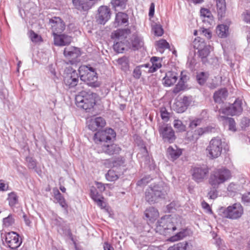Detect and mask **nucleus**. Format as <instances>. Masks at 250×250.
<instances>
[{
	"label": "nucleus",
	"instance_id": "f257e3e1",
	"mask_svg": "<svg viewBox=\"0 0 250 250\" xmlns=\"http://www.w3.org/2000/svg\"><path fill=\"white\" fill-rule=\"evenodd\" d=\"M115 136V131L110 128L96 132L94 136V140L98 152H104L109 155L119 154L121 151L120 147L116 144H110V141Z\"/></svg>",
	"mask_w": 250,
	"mask_h": 250
},
{
	"label": "nucleus",
	"instance_id": "f03ea898",
	"mask_svg": "<svg viewBox=\"0 0 250 250\" xmlns=\"http://www.w3.org/2000/svg\"><path fill=\"white\" fill-rule=\"evenodd\" d=\"M168 190V187L163 182L151 185L146 190V200L150 204L158 202L159 200L166 198Z\"/></svg>",
	"mask_w": 250,
	"mask_h": 250
},
{
	"label": "nucleus",
	"instance_id": "7ed1b4c3",
	"mask_svg": "<svg viewBox=\"0 0 250 250\" xmlns=\"http://www.w3.org/2000/svg\"><path fill=\"white\" fill-rule=\"evenodd\" d=\"M131 34L129 29H118L112 34V38H115V42L113 45L114 50L117 53H122L124 50L129 49L127 45V37Z\"/></svg>",
	"mask_w": 250,
	"mask_h": 250
},
{
	"label": "nucleus",
	"instance_id": "20e7f679",
	"mask_svg": "<svg viewBox=\"0 0 250 250\" xmlns=\"http://www.w3.org/2000/svg\"><path fill=\"white\" fill-rule=\"evenodd\" d=\"M97 95L91 91H82L75 98L76 104L78 107L89 112L96 104Z\"/></svg>",
	"mask_w": 250,
	"mask_h": 250
},
{
	"label": "nucleus",
	"instance_id": "39448f33",
	"mask_svg": "<svg viewBox=\"0 0 250 250\" xmlns=\"http://www.w3.org/2000/svg\"><path fill=\"white\" fill-rule=\"evenodd\" d=\"M231 177L229 170L225 167L216 169L210 174L209 183L213 188L216 189L219 186L229 180Z\"/></svg>",
	"mask_w": 250,
	"mask_h": 250
},
{
	"label": "nucleus",
	"instance_id": "423d86ee",
	"mask_svg": "<svg viewBox=\"0 0 250 250\" xmlns=\"http://www.w3.org/2000/svg\"><path fill=\"white\" fill-rule=\"evenodd\" d=\"M79 72L82 81L86 82L87 85L96 87L100 85L98 77L94 68L87 65H82L79 67Z\"/></svg>",
	"mask_w": 250,
	"mask_h": 250
},
{
	"label": "nucleus",
	"instance_id": "0eeeda50",
	"mask_svg": "<svg viewBox=\"0 0 250 250\" xmlns=\"http://www.w3.org/2000/svg\"><path fill=\"white\" fill-rule=\"evenodd\" d=\"M95 185L96 187H92L91 188L90 195L97 205L101 208H103L105 207V204L103 201L104 198L101 193L105 190L106 187L111 188V185L109 184H104L101 182H95Z\"/></svg>",
	"mask_w": 250,
	"mask_h": 250
},
{
	"label": "nucleus",
	"instance_id": "6e6552de",
	"mask_svg": "<svg viewBox=\"0 0 250 250\" xmlns=\"http://www.w3.org/2000/svg\"><path fill=\"white\" fill-rule=\"evenodd\" d=\"M176 229V227L171 222L170 215H165L161 217L158 221L155 229L156 232L159 234L171 233Z\"/></svg>",
	"mask_w": 250,
	"mask_h": 250
},
{
	"label": "nucleus",
	"instance_id": "1a4fd4ad",
	"mask_svg": "<svg viewBox=\"0 0 250 250\" xmlns=\"http://www.w3.org/2000/svg\"><path fill=\"white\" fill-rule=\"evenodd\" d=\"M223 147V142L220 138H212L206 148L208 156L211 159L218 158L222 153Z\"/></svg>",
	"mask_w": 250,
	"mask_h": 250
},
{
	"label": "nucleus",
	"instance_id": "9d476101",
	"mask_svg": "<svg viewBox=\"0 0 250 250\" xmlns=\"http://www.w3.org/2000/svg\"><path fill=\"white\" fill-rule=\"evenodd\" d=\"M63 81L69 88L76 86L79 82V76L77 71L70 66L66 67L64 72Z\"/></svg>",
	"mask_w": 250,
	"mask_h": 250
},
{
	"label": "nucleus",
	"instance_id": "9b49d317",
	"mask_svg": "<svg viewBox=\"0 0 250 250\" xmlns=\"http://www.w3.org/2000/svg\"><path fill=\"white\" fill-rule=\"evenodd\" d=\"M243 213V208L240 203H235L229 206L224 211V214L228 218L237 219Z\"/></svg>",
	"mask_w": 250,
	"mask_h": 250
},
{
	"label": "nucleus",
	"instance_id": "f8f14e48",
	"mask_svg": "<svg viewBox=\"0 0 250 250\" xmlns=\"http://www.w3.org/2000/svg\"><path fill=\"white\" fill-rule=\"evenodd\" d=\"M243 110L242 107V101L236 100L234 103L225 108L219 110V113L234 116L240 114Z\"/></svg>",
	"mask_w": 250,
	"mask_h": 250
},
{
	"label": "nucleus",
	"instance_id": "ddd939ff",
	"mask_svg": "<svg viewBox=\"0 0 250 250\" xmlns=\"http://www.w3.org/2000/svg\"><path fill=\"white\" fill-rule=\"evenodd\" d=\"M159 132L165 142L171 143L176 139L174 130L170 126H168L167 125L160 126L159 128Z\"/></svg>",
	"mask_w": 250,
	"mask_h": 250
},
{
	"label": "nucleus",
	"instance_id": "4468645a",
	"mask_svg": "<svg viewBox=\"0 0 250 250\" xmlns=\"http://www.w3.org/2000/svg\"><path fill=\"white\" fill-rule=\"evenodd\" d=\"M54 37L62 33L65 28L64 21L59 17H54L49 20Z\"/></svg>",
	"mask_w": 250,
	"mask_h": 250
},
{
	"label": "nucleus",
	"instance_id": "2eb2a0df",
	"mask_svg": "<svg viewBox=\"0 0 250 250\" xmlns=\"http://www.w3.org/2000/svg\"><path fill=\"white\" fill-rule=\"evenodd\" d=\"M97 21L101 24H104L110 18L111 12L107 6H101L98 9Z\"/></svg>",
	"mask_w": 250,
	"mask_h": 250
},
{
	"label": "nucleus",
	"instance_id": "dca6fc26",
	"mask_svg": "<svg viewBox=\"0 0 250 250\" xmlns=\"http://www.w3.org/2000/svg\"><path fill=\"white\" fill-rule=\"evenodd\" d=\"M130 40V42L128 41L127 42V45L129 49L136 50L144 45V41L142 37L137 33H134Z\"/></svg>",
	"mask_w": 250,
	"mask_h": 250
},
{
	"label": "nucleus",
	"instance_id": "f3484780",
	"mask_svg": "<svg viewBox=\"0 0 250 250\" xmlns=\"http://www.w3.org/2000/svg\"><path fill=\"white\" fill-rule=\"evenodd\" d=\"M63 54L66 58L70 60V63L72 64L75 62V60L80 56L81 53L78 48L69 46L64 48Z\"/></svg>",
	"mask_w": 250,
	"mask_h": 250
},
{
	"label": "nucleus",
	"instance_id": "a211bd4d",
	"mask_svg": "<svg viewBox=\"0 0 250 250\" xmlns=\"http://www.w3.org/2000/svg\"><path fill=\"white\" fill-rule=\"evenodd\" d=\"M2 239H4L7 246L12 249L18 248L22 242L20 235H3Z\"/></svg>",
	"mask_w": 250,
	"mask_h": 250
},
{
	"label": "nucleus",
	"instance_id": "6ab92c4d",
	"mask_svg": "<svg viewBox=\"0 0 250 250\" xmlns=\"http://www.w3.org/2000/svg\"><path fill=\"white\" fill-rule=\"evenodd\" d=\"M105 124L104 119L101 117L92 118L87 121L89 129L92 131H96L99 127H103Z\"/></svg>",
	"mask_w": 250,
	"mask_h": 250
},
{
	"label": "nucleus",
	"instance_id": "aec40b11",
	"mask_svg": "<svg viewBox=\"0 0 250 250\" xmlns=\"http://www.w3.org/2000/svg\"><path fill=\"white\" fill-rule=\"evenodd\" d=\"M144 214L145 219L148 224L153 223L159 216L158 210L152 207L147 208L145 211Z\"/></svg>",
	"mask_w": 250,
	"mask_h": 250
},
{
	"label": "nucleus",
	"instance_id": "412c9836",
	"mask_svg": "<svg viewBox=\"0 0 250 250\" xmlns=\"http://www.w3.org/2000/svg\"><path fill=\"white\" fill-rule=\"evenodd\" d=\"M208 172L206 167H195L193 168V178L197 182L202 181Z\"/></svg>",
	"mask_w": 250,
	"mask_h": 250
},
{
	"label": "nucleus",
	"instance_id": "4be33fe9",
	"mask_svg": "<svg viewBox=\"0 0 250 250\" xmlns=\"http://www.w3.org/2000/svg\"><path fill=\"white\" fill-rule=\"evenodd\" d=\"M75 8L80 11H86L91 9L93 5L89 0H72Z\"/></svg>",
	"mask_w": 250,
	"mask_h": 250
},
{
	"label": "nucleus",
	"instance_id": "5701e85b",
	"mask_svg": "<svg viewBox=\"0 0 250 250\" xmlns=\"http://www.w3.org/2000/svg\"><path fill=\"white\" fill-rule=\"evenodd\" d=\"M202 21L207 26L211 25L213 22V17L210 11L208 9L202 8L200 10Z\"/></svg>",
	"mask_w": 250,
	"mask_h": 250
},
{
	"label": "nucleus",
	"instance_id": "b1692460",
	"mask_svg": "<svg viewBox=\"0 0 250 250\" xmlns=\"http://www.w3.org/2000/svg\"><path fill=\"white\" fill-rule=\"evenodd\" d=\"M54 43L58 46H64L69 44L72 41L70 36L65 35H57L54 37Z\"/></svg>",
	"mask_w": 250,
	"mask_h": 250
},
{
	"label": "nucleus",
	"instance_id": "393cba45",
	"mask_svg": "<svg viewBox=\"0 0 250 250\" xmlns=\"http://www.w3.org/2000/svg\"><path fill=\"white\" fill-rule=\"evenodd\" d=\"M177 74L174 72L168 71L163 79V83L165 86H170L176 83L177 80Z\"/></svg>",
	"mask_w": 250,
	"mask_h": 250
},
{
	"label": "nucleus",
	"instance_id": "a878e982",
	"mask_svg": "<svg viewBox=\"0 0 250 250\" xmlns=\"http://www.w3.org/2000/svg\"><path fill=\"white\" fill-rule=\"evenodd\" d=\"M214 128L211 126H207L201 127L196 129L192 135L191 140L192 141H197L200 136L206 133L211 132L213 131Z\"/></svg>",
	"mask_w": 250,
	"mask_h": 250
},
{
	"label": "nucleus",
	"instance_id": "bb28decb",
	"mask_svg": "<svg viewBox=\"0 0 250 250\" xmlns=\"http://www.w3.org/2000/svg\"><path fill=\"white\" fill-rule=\"evenodd\" d=\"M228 96V91L225 88L221 89L214 94V100L216 103H221Z\"/></svg>",
	"mask_w": 250,
	"mask_h": 250
},
{
	"label": "nucleus",
	"instance_id": "cd10ccee",
	"mask_svg": "<svg viewBox=\"0 0 250 250\" xmlns=\"http://www.w3.org/2000/svg\"><path fill=\"white\" fill-rule=\"evenodd\" d=\"M152 65H149L148 72L149 73H152L156 71L158 69L160 68L161 66L162 59L157 57H152L150 59Z\"/></svg>",
	"mask_w": 250,
	"mask_h": 250
},
{
	"label": "nucleus",
	"instance_id": "c85d7f7f",
	"mask_svg": "<svg viewBox=\"0 0 250 250\" xmlns=\"http://www.w3.org/2000/svg\"><path fill=\"white\" fill-rule=\"evenodd\" d=\"M167 153L170 159L174 161L177 159L182 154V151L178 148L176 146L172 147L169 146L167 149Z\"/></svg>",
	"mask_w": 250,
	"mask_h": 250
},
{
	"label": "nucleus",
	"instance_id": "c756f323",
	"mask_svg": "<svg viewBox=\"0 0 250 250\" xmlns=\"http://www.w3.org/2000/svg\"><path fill=\"white\" fill-rule=\"evenodd\" d=\"M216 34L218 37L224 38L227 37L229 34V27L227 25L220 24L216 27Z\"/></svg>",
	"mask_w": 250,
	"mask_h": 250
},
{
	"label": "nucleus",
	"instance_id": "7c9ffc66",
	"mask_svg": "<svg viewBox=\"0 0 250 250\" xmlns=\"http://www.w3.org/2000/svg\"><path fill=\"white\" fill-rule=\"evenodd\" d=\"M53 193L54 194V198L57 200V202H58L62 208L66 209L67 206V204L64 198L59 192V190L56 188H54Z\"/></svg>",
	"mask_w": 250,
	"mask_h": 250
},
{
	"label": "nucleus",
	"instance_id": "2f4dec72",
	"mask_svg": "<svg viewBox=\"0 0 250 250\" xmlns=\"http://www.w3.org/2000/svg\"><path fill=\"white\" fill-rule=\"evenodd\" d=\"M216 7L218 15L222 18L224 16L226 10L225 0H216Z\"/></svg>",
	"mask_w": 250,
	"mask_h": 250
},
{
	"label": "nucleus",
	"instance_id": "473e14b6",
	"mask_svg": "<svg viewBox=\"0 0 250 250\" xmlns=\"http://www.w3.org/2000/svg\"><path fill=\"white\" fill-rule=\"evenodd\" d=\"M128 16L126 14L123 12H118L116 16L115 22L117 25L119 26L128 22Z\"/></svg>",
	"mask_w": 250,
	"mask_h": 250
},
{
	"label": "nucleus",
	"instance_id": "72a5a7b5",
	"mask_svg": "<svg viewBox=\"0 0 250 250\" xmlns=\"http://www.w3.org/2000/svg\"><path fill=\"white\" fill-rule=\"evenodd\" d=\"M112 166L114 167L117 168H123L125 170L124 167L125 165V159L121 156L114 158L112 161Z\"/></svg>",
	"mask_w": 250,
	"mask_h": 250
},
{
	"label": "nucleus",
	"instance_id": "f704fd0d",
	"mask_svg": "<svg viewBox=\"0 0 250 250\" xmlns=\"http://www.w3.org/2000/svg\"><path fill=\"white\" fill-rule=\"evenodd\" d=\"M110 3L116 11L125 9L126 7L125 0H112Z\"/></svg>",
	"mask_w": 250,
	"mask_h": 250
},
{
	"label": "nucleus",
	"instance_id": "c9c22d12",
	"mask_svg": "<svg viewBox=\"0 0 250 250\" xmlns=\"http://www.w3.org/2000/svg\"><path fill=\"white\" fill-rule=\"evenodd\" d=\"M220 118H223L226 120V124L228 125V129L232 132L236 131V123L234 119L232 118L225 117L220 116Z\"/></svg>",
	"mask_w": 250,
	"mask_h": 250
},
{
	"label": "nucleus",
	"instance_id": "e433bc0d",
	"mask_svg": "<svg viewBox=\"0 0 250 250\" xmlns=\"http://www.w3.org/2000/svg\"><path fill=\"white\" fill-rule=\"evenodd\" d=\"M192 45L193 47L197 49L198 51L202 48H204L207 45L205 42V41L203 39L200 37H197L194 39L192 42Z\"/></svg>",
	"mask_w": 250,
	"mask_h": 250
},
{
	"label": "nucleus",
	"instance_id": "4c0bfd02",
	"mask_svg": "<svg viewBox=\"0 0 250 250\" xmlns=\"http://www.w3.org/2000/svg\"><path fill=\"white\" fill-rule=\"evenodd\" d=\"M7 200L8 201L10 207L13 208L18 204V197L16 193L12 192L8 194Z\"/></svg>",
	"mask_w": 250,
	"mask_h": 250
},
{
	"label": "nucleus",
	"instance_id": "58836bf2",
	"mask_svg": "<svg viewBox=\"0 0 250 250\" xmlns=\"http://www.w3.org/2000/svg\"><path fill=\"white\" fill-rule=\"evenodd\" d=\"M211 46L209 45H207L206 46L204 47L198 51L199 56L202 59L203 62L205 61V59L209 55L210 51Z\"/></svg>",
	"mask_w": 250,
	"mask_h": 250
},
{
	"label": "nucleus",
	"instance_id": "ea45409f",
	"mask_svg": "<svg viewBox=\"0 0 250 250\" xmlns=\"http://www.w3.org/2000/svg\"><path fill=\"white\" fill-rule=\"evenodd\" d=\"M149 67V64L146 63L143 65H141L136 67L133 71V76L136 79H139L140 78L142 74L141 68L146 67L148 68Z\"/></svg>",
	"mask_w": 250,
	"mask_h": 250
},
{
	"label": "nucleus",
	"instance_id": "a19ab883",
	"mask_svg": "<svg viewBox=\"0 0 250 250\" xmlns=\"http://www.w3.org/2000/svg\"><path fill=\"white\" fill-rule=\"evenodd\" d=\"M173 126L177 132H184L186 131V126L182 122L178 119H175L173 121Z\"/></svg>",
	"mask_w": 250,
	"mask_h": 250
},
{
	"label": "nucleus",
	"instance_id": "79ce46f5",
	"mask_svg": "<svg viewBox=\"0 0 250 250\" xmlns=\"http://www.w3.org/2000/svg\"><path fill=\"white\" fill-rule=\"evenodd\" d=\"M105 178L109 181H115L119 178V174L114 170L110 169L105 174Z\"/></svg>",
	"mask_w": 250,
	"mask_h": 250
},
{
	"label": "nucleus",
	"instance_id": "37998d69",
	"mask_svg": "<svg viewBox=\"0 0 250 250\" xmlns=\"http://www.w3.org/2000/svg\"><path fill=\"white\" fill-rule=\"evenodd\" d=\"M189 127L193 129L197 126L200 125L203 122V119L202 118H189Z\"/></svg>",
	"mask_w": 250,
	"mask_h": 250
},
{
	"label": "nucleus",
	"instance_id": "c03bdc74",
	"mask_svg": "<svg viewBox=\"0 0 250 250\" xmlns=\"http://www.w3.org/2000/svg\"><path fill=\"white\" fill-rule=\"evenodd\" d=\"M26 162L27 166L29 168L35 169L37 173H39V172L36 170L37 163L35 159L30 157H26Z\"/></svg>",
	"mask_w": 250,
	"mask_h": 250
},
{
	"label": "nucleus",
	"instance_id": "a18cd8bd",
	"mask_svg": "<svg viewBox=\"0 0 250 250\" xmlns=\"http://www.w3.org/2000/svg\"><path fill=\"white\" fill-rule=\"evenodd\" d=\"M187 109V108L186 107V106L184 105L181 100L177 101L175 103V110L178 113H183L186 111Z\"/></svg>",
	"mask_w": 250,
	"mask_h": 250
},
{
	"label": "nucleus",
	"instance_id": "49530a36",
	"mask_svg": "<svg viewBox=\"0 0 250 250\" xmlns=\"http://www.w3.org/2000/svg\"><path fill=\"white\" fill-rule=\"evenodd\" d=\"M15 222V219L12 214H9L3 220V225L5 227H9L12 225Z\"/></svg>",
	"mask_w": 250,
	"mask_h": 250
},
{
	"label": "nucleus",
	"instance_id": "de8ad7c7",
	"mask_svg": "<svg viewBox=\"0 0 250 250\" xmlns=\"http://www.w3.org/2000/svg\"><path fill=\"white\" fill-rule=\"evenodd\" d=\"M207 78V74L205 72H201L197 75V80L198 83L202 85L205 83Z\"/></svg>",
	"mask_w": 250,
	"mask_h": 250
},
{
	"label": "nucleus",
	"instance_id": "09e8293b",
	"mask_svg": "<svg viewBox=\"0 0 250 250\" xmlns=\"http://www.w3.org/2000/svg\"><path fill=\"white\" fill-rule=\"evenodd\" d=\"M153 30L156 36H161L163 34V29L160 24H156L153 26Z\"/></svg>",
	"mask_w": 250,
	"mask_h": 250
},
{
	"label": "nucleus",
	"instance_id": "8fccbe9b",
	"mask_svg": "<svg viewBox=\"0 0 250 250\" xmlns=\"http://www.w3.org/2000/svg\"><path fill=\"white\" fill-rule=\"evenodd\" d=\"M29 38L34 42H38L41 41V37L33 31H30Z\"/></svg>",
	"mask_w": 250,
	"mask_h": 250
},
{
	"label": "nucleus",
	"instance_id": "3c124183",
	"mask_svg": "<svg viewBox=\"0 0 250 250\" xmlns=\"http://www.w3.org/2000/svg\"><path fill=\"white\" fill-rule=\"evenodd\" d=\"M157 45L159 48L167 49L169 48V43L165 40H161L157 42Z\"/></svg>",
	"mask_w": 250,
	"mask_h": 250
},
{
	"label": "nucleus",
	"instance_id": "603ef678",
	"mask_svg": "<svg viewBox=\"0 0 250 250\" xmlns=\"http://www.w3.org/2000/svg\"><path fill=\"white\" fill-rule=\"evenodd\" d=\"M250 124V120L247 118L244 117L241 119L240 125L242 129L244 130L246 127L249 126Z\"/></svg>",
	"mask_w": 250,
	"mask_h": 250
},
{
	"label": "nucleus",
	"instance_id": "864d4df0",
	"mask_svg": "<svg viewBox=\"0 0 250 250\" xmlns=\"http://www.w3.org/2000/svg\"><path fill=\"white\" fill-rule=\"evenodd\" d=\"M186 245L187 244H183L182 243H178L176 245L169 247L167 250H185L186 249Z\"/></svg>",
	"mask_w": 250,
	"mask_h": 250
},
{
	"label": "nucleus",
	"instance_id": "5fc2aeb1",
	"mask_svg": "<svg viewBox=\"0 0 250 250\" xmlns=\"http://www.w3.org/2000/svg\"><path fill=\"white\" fill-rule=\"evenodd\" d=\"M183 102L184 105L186 106V107L187 108L188 106L190 105L192 102V98L191 97H188L185 96L182 99H180Z\"/></svg>",
	"mask_w": 250,
	"mask_h": 250
},
{
	"label": "nucleus",
	"instance_id": "6e6d98bb",
	"mask_svg": "<svg viewBox=\"0 0 250 250\" xmlns=\"http://www.w3.org/2000/svg\"><path fill=\"white\" fill-rule=\"evenodd\" d=\"M237 188L238 186L237 185L233 183H231L228 186L227 189L228 191L230 193V195H231V193L236 192Z\"/></svg>",
	"mask_w": 250,
	"mask_h": 250
},
{
	"label": "nucleus",
	"instance_id": "4d7b16f0",
	"mask_svg": "<svg viewBox=\"0 0 250 250\" xmlns=\"http://www.w3.org/2000/svg\"><path fill=\"white\" fill-rule=\"evenodd\" d=\"M201 35L206 37L207 39H209L211 37V32L207 29L203 28L199 30Z\"/></svg>",
	"mask_w": 250,
	"mask_h": 250
},
{
	"label": "nucleus",
	"instance_id": "13d9d810",
	"mask_svg": "<svg viewBox=\"0 0 250 250\" xmlns=\"http://www.w3.org/2000/svg\"><path fill=\"white\" fill-rule=\"evenodd\" d=\"M242 200L243 203L246 205H250V191L243 195Z\"/></svg>",
	"mask_w": 250,
	"mask_h": 250
},
{
	"label": "nucleus",
	"instance_id": "bf43d9fd",
	"mask_svg": "<svg viewBox=\"0 0 250 250\" xmlns=\"http://www.w3.org/2000/svg\"><path fill=\"white\" fill-rule=\"evenodd\" d=\"M243 21L247 23H250V11L246 10L242 14Z\"/></svg>",
	"mask_w": 250,
	"mask_h": 250
},
{
	"label": "nucleus",
	"instance_id": "052dcab7",
	"mask_svg": "<svg viewBox=\"0 0 250 250\" xmlns=\"http://www.w3.org/2000/svg\"><path fill=\"white\" fill-rule=\"evenodd\" d=\"M117 62L119 64L122 65L123 66L126 67L128 65V59L126 57H122L119 58L117 60Z\"/></svg>",
	"mask_w": 250,
	"mask_h": 250
},
{
	"label": "nucleus",
	"instance_id": "680f3d73",
	"mask_svg": "<svg viewBox=\"0 0 250 250\" xmlns=\"http://www.w3.org/2000/svg\"><path fill=\"white\" fill-rule=\"evenodd\" d=\"M161 115L162 119L165 121H167L168 119V113L166 109H162L161 110Z\"/></svg>",
	"mask_w": 250,
	"mask_h": 250
},
{
	"label": "nucleus",
	"instance_id": "e2e57ef3",
	"mask_svg": "<svg viewBox=\"0 0 250 250\" xmlns=\"http://www.w3.org/2000/svg\"><path fill=\"white\" fill-rule=\"evenodd\" d=\"M184 236L185 235H173L168 239V240L172 242H175L183 239Z\"/></svg>",
	"mask_w": 250,
	"mask_h": 250
},
{
	"label": "nucleus",
	"instance_id": "0e129e2a",
	"mask_svg": "<svg viewBox=\"0 0 250 250\" xmlns=\"http://www.w3.org/2000/svg\"><path fill=\"white\" fill-rule=\"evenodd\" d=\"M8 188V185L6 184L2 180H0V191H6Z\"/></svg>",
	"mask_w": 250,
	"mask_h": 250
},
{
	"label": "nucleus",
	"instance_id": "69168bd1",
	"mask_svg": "<svg viewBox=\"0 0 250 250\" xmlns=\"http://www.w3.org/2000/svg\"><path fill=\"white\" fill-rule=\"evenodd\" d=\"M202 208L206 209L207 212L208 213L211 212V209L209 206V205L206 203L205 201H203L201 203Z\"/></svg>",
	"mask_w": 250,
	"mask_h": 250
},
{
	"label": "nucleus",
	"instance_id": "338daca9",
	"mask_svg": "<svg viewBox=\"0 0 250 250\" xmlns=\"http://www.w3.org/2000/svg\"><path fill=\"white\" fill-rule=\"evenodd\" d=\"M217 191L216 190L210 191L208 193V196L210 199H214L217 197Z\"/></svg>",
	"mask_w": 250,
	"mask_h": 250
},
{
	"label": "nucleus",
	"instance_id": "774afa93",
	"mask_svg": "<svg viewBox=\"0 0 250 250\" xmlns=\"http://www.w3.org/2000/svg\"><path fill=\"white\" fill-rule=\"evenodd\" d=\"M104 250H114L113 247L108 242H105L104 244Z\"/></svg>",
	"mask_w": 250,
	"mask_h": 250
}]
</instances>
